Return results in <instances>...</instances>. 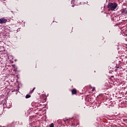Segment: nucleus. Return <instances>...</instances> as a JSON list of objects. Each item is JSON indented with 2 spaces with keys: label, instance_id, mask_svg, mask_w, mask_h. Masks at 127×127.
Wrapping results in <instances>:
<instances>
[{
  "label": "nucleus",
  "instance_id": "obj_5",
  "mask_svg": "<svg viewBox=\"0 0 127 127\" xmlns=\"http://www.w3.org/2000/svg\"><path fill=\"white\" fill-rule=\"evenodd\" d=\"M31 97V96L27 94L26 95L25 98H26V99H28V98H30Z\"/></svg>",
  "mask_w": 127,
  "mask_h": 127
},
{
  "label": "nucleus",
  "instance_id": "obj_8",
  "mask_svg": "<svg viewBox=\"0 0 127 127\" xmlns=\"http://www.w3.org/2000/svg\"><path fill=\"white\" fill-rule=\"evenodd\" d=\"M95 87H93V88H92V92H94V91H95Z\"/></svg>",
  "mask_w": 127,
  "mask_h": 127
},
{
  "label": "nucleus",
  "instance_id": "obj_9",
  "mask_svg": "<svg viewBox=\"0 0 127 127\" xmlns=\"http://www.w3.org/2000/svg\"><path fill=\"white\" fill-rule=\"evenodd\" d=\"M15 65H14L13 66V67H14V68H15Z\"/></svg>",
  "mask_w": 127,
  "mask_h": 127
},
{
  "label": "nucleus",
  "instance_id": "obj_7",
  "mask_svg": "<svg viewBox=\"0 0 127 127\" xmlns=\"http://www.w3.org/2000/svg\"><path fill=\"white\" fill-rule=\"evenodd\" d=\"M35 90V87H34V88L33 89V90L30 91V93H33V92Z\"/></svg>",
  "mask_w": 127,
  "mask_h": 127
},
{
  "label": "nucleus",
  "instance_id": "obj_4",
  "mask_svg": "<svg viewBox=\"0 0 127 127\" xmlns=\"http://www.w3.org/2000/svg\"><path fill=\"white\" fill-rule=\"evenodd\" d=\"M123 14H127V10H123L122 11Z\"/></svg>",
  "mask_w": 127,
  "mask_h": 127
},
{
  "label": "nucleus",
  "instance_id": "obj_1",
  "mask_svg": "<svg viewBox=\"0 0 127 127\" xmlns=\"http://www.w3.org/2000/svg\"><path fill=\"white\" fill-rule=\"evenodd\" d=\"M118 7V3H109L108 4V8L109 10H115Z\"/></svg>",
  "mask_w": 127,
  "mask_h": 127
},
{
  "label": "nucleus",
  "instance_id": "obj_3",
  "mask_svg": "<svg viewBox=\"0 0 127 127\" xmlns=\"http://www.w3.org/2000/svg\"><path fill=\"white\" fill-rule=\"evenodd\" d=\"M72 95H76L77 94V90L74 89L71 91Z\"/></svg>",
  "mask_w": 127,
  "mask_h": 127
},
{
  "label": "nucleus",
  "instance_id": "obj_2",
  "mask_svg": "<svg viewBox=\"0 0 127 127\" xmlns=\"http://www.w3.org/2000/svg\"><path fill=\"white\" fill-rule=\"evenodd\" d=\"M7 20L4 18H0V24H2L3 23H6Z\"/></svg>",
  "mask_w": 127,
  "mask_h": 127
},
{
  "label": "nucleus",
  "instance_id": "obj_6",
  "mask_svg": "<svg viewBox=\"0 0 127 127\" xmlns=\"http://www.w3.org/2000/svg\"><path fill=\"white\" fill-rule=\"evenodd\" d=\"M50 127H54V124L52 123L51 125H50Z\"/></svg>",
  "mask_w": 127,
  "mask_h": 127
}]
</instances>
